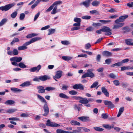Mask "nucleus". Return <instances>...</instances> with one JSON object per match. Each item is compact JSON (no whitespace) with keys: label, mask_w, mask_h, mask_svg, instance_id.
<instances>
[{"label":"nucleus","mask_w":133,"mask_h":133,"mask_svg":"<svg viewBox=\"0 0 133 133\" xmlns=\"http://www.w3.org/2000/svg\"><path fill=\"white\" fill-rule=\"evenodd\" d=\"M37 96L38 98L42 102H44L45 103L43 107V109L45 113L43 114V115L44 116L47 115L49 114V110L47 105V103L46 101L43 97L39 95H37Z\"/></svg>","instance_id":"nucleus-1"},{"label":"nucleus","mask_w":133,"mask_h":133,"mask_svg":"<svg viewBox=\"0 0 133 133\" xmlns=\"http://www.w3.org/2000/svg\"><path fill=\"white\" fill-rule=\"evenodd\" d=\"M93 69H89L87 70V72L83 74L82 76V78H84L87 77L92 78L95 77V74L92 72L94 71Z\"/></svg>","instance_id":"nucleus-2"},{"label":"nucleus","mask_w":133,"mask_h":133,"mask_svg":"<svg viewBox=\"0 0 133 133\" xmlns=\"http://www.w3.org/2000/svg\"><path fill=\"white\" fill-rule=\"evenodd\" d=\"M15 5V4L14 3L8 4L4 6L0 7V10H1L2 11H6L10 9Z\"/></svg>","instance_id":"nucleus-3"},{"label":"nucleus","mask_w":133,"mask_h":133,"mask_svg":"<svg viewBox=\"0 0 133 133\" xmlns=\"http://www.w3.org/2000/svg\"><path fill=\"white\" fill-rule=\"evenodd\" d=\"M46 125L48 126L51 127H57L60 126L59 124H57L55 122H51L49 119L47 121Z\"/></svg>","instance_id":"nucleus-4"},{"label":"nucleus","mask_w":133,"mask_h":133,"mask_svg":"<svg viewBox=\"0 0 133 133\" xmlns=\"http://www.w3.org/2000/svg\"><path fill=\"white\" fill-rule=\"evenodd\" d=\"M11 64L14 65L18 66L22 68H24L26 67V66L23 62H20L18 64L16 62H12Z\"/></svg>","instance_id":"nucleus-5"},{"label":"nucleus","mask_w":133,"mask_h":133,"mask_svg":"<svg viewBox=\"0 0 133 133\" xmlns=\"http://www.w3.org/2000/svg\"><path fill=\"white\" fill-rule=\"evenodd\" d=\"M128 17V15H125L120 16L119 19H117L115 21V23H118L122 22L124 21L125 19L127 18Z\"/></svg>","instance_id":"nucleus-6"},{"label":"nucleus","mask_w":133,"mask_h":133,"mask_svg":"<svg viewBox=\"0 0 133 133\" xmlns=\"http://www.w3.org/2000/svg\"><path fill=\"white\" fill-rule=\"evenodd\" d=\"M73 26L74 27L72 28L71 29V31H74L79 30L80 29L81 23H74Z\"/></svg>","instance_id":"nucleus-7"},{"label":"nucleus","mask_w":133,"mask_h":133,"mask_svg":"<svg viewBox=\"0 0 133 133\" xmlns=\"http://www.w3.org/2000/svg\"><path fill=\"white\" fill-rule=\"evenodd\" d=\"M22 58L21 57H12L10 59V60L11 61H14L17 62H20L21 61Z\"/></svg>","instance_id":"nucleus-8"},{"label":"nucleus","mask_w":133,"mask_h":133,"mask_svg":"<svg viewBox=\"0 0 133 133\" xmlns=\"http://www.w3.org/2000/svg\"><path fill=\"white\" fill-rule=\"evenodd\" d=\"M41 66L40 65H39L37 67H34L29 69V70L31 72H38L41 69Z\"/></svg>","instance_id":"nucleus-9"},{"label":"nucleus","mask_w":133,"mask_h":133,"mask_svg":"<svg viewBox=\"0 0 133 133\" xmlns=\"http://www.w3.org/2000/svg\"><path fill=\"white\" fill-rule=\"evenodd\" d=\"M41 38L39 37H35L31 39L30 41L26 42V45H29L35 41L39 40Z\"/></svg>","instance_id":"nucleus-10"},{"label":"nucleus","mask_w":133,"mask_h":133,"mask_svg":"<svg viewBox=\"0 0 133 133\" xmlns=\"http://www.w3.org/2000/svg\"><path fill=\"white\" fill-rule=\"evenodd\" d=\"M72 87L75 89H79L81 90H83L84 89V86L81 84H76L73 85Z\"/></svg>","instance_id":"nucleus-11"},{"label":"nucleus","mask_w":133,"mask_h":133,"mask_svg":"<svg viewBox=\"0 0 133 133\" xmlns=\"http://www.w3.org/2000/svg\"><path fill=\"white\" fill-rule=\"evenodd\" d=\"M36 88L38 90V92L39 93H43L45 92V89L42 86H38Z\"/></svg>","instance_id":"nucleus-12"},{"label":"nucleus","mask_w":133,"mask_h":133,"mask_svg":"<svg viewBox=\"0 0 133 133\" xmlns=\"http://www.w3.org/2000/svg\"><path fill=\"white\" fill-rule=\"evenodd\" d=\"M62 71L61 70H59L56 72V74L54 77V78L58 79L61 77L62 75Z\"/></svg>","instance_id":"nucleus-13"},{"label":"nucleus","mask_w":133,"mask_h":133,"mask_svg":"<svg viewBox=\"0 0 133 133\" xmlns=\"http://www.w3.org/2000/svg\"><path fill=\"white\" fill-rule=\"evenodd\" d=\"M78 119L84 122H87L90 121L89 117L87 116H82L78 117Z\"/></svg>","instance_id":"nucleus-14"},{"label":"nucleus","mask_w":133,"mask_h":133,"mask_svg":"<svg viewBox=\"0 0 133 133\" xmlns=\"http://www.w3.org/2000/svg\"><path fill=\"white\" fill-rule=\"evenodd\" d=\"M91 1L90 0H86L83 2L82 3H81L80 5H81L83 4L86 8H88L90 4Z\"/></svg>","instance_id":"nucleus-15"},{"label":"nucleus","mask_w":133,"mask_h":133,"mask_svg":"<svg viewBox=\"0 0 133 133\" xmlns=\"http://www.w3.org/2000/svg\"><path fill=\"white\" fill-rule=\"evenodd\" d=\"M117 24L114 26V29H118L119 27L123 26L124 24V23H116Z\"/></svg>","instance_id":"nucleus-16"},{"label":"nucleus","mask_w":133,"mask_h":133,"mask_svg":"<svg viewBox=\"0 0 133 133\" xmlns=\"http://www.w3.org/2000/svg\"><path fill=\"white\" fill-rule=\"evenodd\" d=\"M50 78V77H49L46 75L42 76L39 77L40 80L42 81H45L48 79H49Z\"/></svg>","instance_id":"nucleus-17"},{"label":"nucleus","mask_w":133,"mask_h":133,"mask_svg":"<svg viewBox=\"0 0 133 133\" xmlns=\"http://www.w3.org/2000/svg\"><path fill=\"white\" fill-rule=\"evenodd\" d=\"M74 98L76 100H79V102L81 104H83V101L84 100V98L80 96H75Z\"/></svg>","instance_id":"nucleus-18"},{"label":"nucleus","mask_w":133,"mask_h":133,"mask_svg":"<svg viewBox=\"0 0 133 133\" xmlns=\"http://www.w3.org/2000/svg\"><path fill=\"white\" fill-rule=\"evenodd\" d=\"M133 41L132 39H126L125 40V43L128 45H133V42H131Z\"/></svg>","instance_id":"nucleus-19"},{"label":"nucleus","mask_w":133,"mask_h":133,"mask_svg":"<svg viewBox=\"0 0 133 133\" xmlns=\"http://www.w3.org/2000/svg\"><path fill=\"white\" fill-rule=\"evenodd\" d=\"M31 85V84L30 82L26 81L20 84L19 86L22 87H27Z\"/></svg>","instance_id":"nucleus-20"},{"label":"nucleus","mask_w":133,"mask_h":133,"mask_svg":"<svg viewBox=\"0 0 133 133\" xmlns=\"http://www.w3.org/2000/svg\"><path fill=\"white\" fill-rule=\"evenodd\" d=\"M26 42L25 43L23 46H19L18 47V50H24L26 49L27 48V47L26 46L28 45H26Z\"/></svg>","instance_id":"nucleus-21"},{"label":"nucleus","mask_w":133,"mask_h":133,"mask_svg":"<svg viewBox=\"0 0 133 133\" xmlns=\"http://www.w3.org/2000/svg\"><path fill=\"white\" fill-rule=\"evenodd\" d=\"M11 90L14 93L19 92L22 91V90L13 87L11 88Z\"/></svg>","instance_id":"nucleus-22"},{"label":"nucleus","mask_w":133,"mask_h":133,"mask_svg":"<svg viewBox=\"0 0 133 133\" xmlns=\"http://www.w3.org/2000/svg\"><path fill=\"white\" fill-rule=\"evenodd\" d=\"M15 103V102L14 101L12 100H10L6 101V102L4 103V104L6 105H10L13 104Z\"/></svg>","instance_id":"nucleus-23"},{"label":"nucleus","mask_w":133,"mask_h":133,"mask_svg":"<svg viewBox=\"0 0 133 133\" xmlns=\"http://www.w3.org/2000/svg\"><path fill=\"white\" fill-rule=\"evenodd\" d=\"M70 123L72 125L79 126L80 125L79 122L74 120H72Z\"/></svg>","instance_id":"nucleus-24"},{"label":"nucleus","mask_w":133,"mask_h":133,"mask_svg":"<svg viewBox=\"0 0 133 133\" xmlns=\"http://www.w3.org/2000/svg\"><path fill=\"white\" fill-rule=\"evenodd\" d=\"M59 96L61 98L66 99L69 98V97L68 96L63 93H61L59 94Z\"/></svg>","instance_id":"nucleus-25"},{"label":"nucleus","mask_w":133,"mask_h":133,"mask_svg":"<svg viewBox=\"0 0 133 133\" xmlns=\"http://www.w3.org/2000/svg\"><path fill=\"white\" fill-rule=\"evenodd\" d=\"M124 110V107H121L119 108L118 113L117 116V117H119L121 116Z\"/></svg>","instance_id":"nucleus-26"},{"label":"nucleus","mask_w":133,"mask_h":133,"mask_svg":"<svg viewBox=\"0 0 133 133\" xmlns=\"http://www.w3.org/2000/svg\"><path fill=\"white\" fill-rule=\"evenodd\" d=\"M102 32H105V35H108V27L107 26H104L101 29Z\"/></svg>","instance_id":"nucleus-27"},{"label":"nucleus","mask_w":133,"mask_h":133,"mask_svg":"<svg viewBox=\"0 0 133 133\" xmlns=\"http://www.w3.org/2000/svg\"><path fill=\"white\" fill-rule=\"evenodd\" d=\"M84 101L83 104H86L88 103L89 102H92L94 100L92 98H89L88 99L87 98H84Z\"/></svg>","instance_id":"nucleus-28"},{"label":"nucleus","mask_w":133,"mask_h":133,"mask_svg":"<svg viewBox=\"0 0 133 133\" xmlns=\"http://www.w3.org/2000/svg\"><path fill=\"white\" fill-rule=\"evenodd\" d=\"M122 65L121 62H119L111 65L110 66L111 67H114L115 66H119Z\"/></svg>","instance_id":"nucleus-29"},{"label":"nucleus","mask_w":133,"mask_h":133,"mask_svg":"<svg viewBox=\"0 0 133 133\" xmlns=\"http://www.w3.org/2000/svg\"><path fill=\"white\" fill-rule=\"evenodd\" d=\"M102 92L104 93L105 95L107 96H108V92H107V90L104 87H103L102 88Z\"/></svg>","instance_id":"nucleus-30"},{"label":"nucleus","mask_w":133,"mask_h":133,"mask_svg":"<svg viewBox=\"0 0 133 133\" xmlns=\"http://www.w3.org/2000/svg\"><path fill=\"white\" fill-rule=\"evenodd\" d=\"M37 34L35 33H32L26 36V37L28 38H30L33 37L37 36Z\"/></svg>","instance_id":"nucleus-31"},{"label":"nucleus","mask_w":133,"mask_h":133,"mask_svg":"<svg viewBox=\"0 0 133 133\" xmlns=\"http://www.w3.org/2000/svg\"><path fill=\"white\" fill-rule=\"evenodd\" d=\"M100 2L97 1L95 0L91 4L92 6H97L98 4H100Z\"/></svg>","instance_id":"nucleus-32"},{"label":"nucleus","mask_w":133,"mask_h":133,"mask_svg":"<svg viewBox=\"0 0 133 133\" xmlns=\"http://www.w3.org/2000/svg\"><path fill=\"white\" fill-rule=\"evenodd\" d=\"M55 88L50 87H47L45 88V90L49 91L55 90Z\"/></svg>","instance_id":"nucleus-33"},{"label":"nucleus","mask_w":133,"mask_h":133,"mask_svg":"<svg viewBox=\"0 0 133 133\" xmlns=\"http://www.w3.org/2000/svg\"><path fill=\"white\" fill-rule=\"evenodd\" d=\"M7 19L6 18L3 19L0 22V26L3 25L7 21Z\"/></svg>","instance_id":"nucleus-34"},{"label":"nucleus","mask_w":133,"mask_h":133,"mask_svg":"<svg viewBox=\"0 0 133 133\" xmlns=\"http://www.w3.org/2000/svg\"><path fill=\"white\" fill-rule=\"evenodd\" d=\"M48 35H50L52 34L55 32V30L54 29H50L48 30Z\"/></svg>","instance_id":"nucleus-35"},{"label":"nucleus","mask_w":133,"mask_h":133,"mask_svg":"<svg viewBox=\"0 0 133 133\" xmlns=\"http://www.w3.org/2000/svg\"><path fill=\"white\" fill-rule=\"evenodd\" d=\"M62 58L65 61H68L71 59L72 58L69 56H63L62 57Z\"/></svg>","instance_id":"nucleus-36"},{"label":"nucleus","mask_w":133,"mask_h":133,"mask_svg":"<svg viewBox=\"0 0 133 133\" xmlns=\"http://www.w3.org/2000/svg\"><path fill=\"white\" fill-rule=\"evenodd\" d=\"M62 3V2L60 1H58L55 2L52 4V5L54 6H55L57 5Z\"/></svg>","instance_id":"nucleus-37"},{"label":"nucleus","mask_w":133,"mask_h":133,"mask_svg":"<svg viewBox=\"0 0 133 133\" xmlns=\"http://www.w3.org/2000/svg\"><path fill=\"white\" fill-rule=\"evenodd\" d=\"M17 111V109H10L7 110V112L9 113H12L14 112Z\"/></svg>","instance_id":"nucleus-38"},{"label":"nucleus","mask_w":133,"mask_h":133,"mask_svg":"<svg viewBox=\"0 0 133 133\" xmlns=\"http://www.w3.org/2000/svg\"><path fill=\"white\" fill-rule=\"evenodd\" d=\"M19 39L17 37L14 38L12 41L11 43V45H13V44L15 42H19Z\"/></svg>","instance_id":"nucleus-39"},{"label":"nucleus","mask_w":133,"mask_h":133,"mask_svg":"<svg viewBox=\"0 0 133 133\" xmlns=\"http://www.w3.org/2000/svg\"><path fill=\"white\" fill-rule=\"evenodd\" d=\"M102 54L103 57H108V51H104L102 52Z\"/></svg>","instance_id":"nucleus-40"},{"label":"nucleus","mask_w":133,"mask_h":133,"mask_svg":"<svg viewBox=\"0 0 133 133\" xmlns=\"http://www.w3.org/2000/svg\"><path fill=\"white\" fill-rule=\"evenodd\" d=\"M17 12L16 11L14 12L11 15V17L13 18H15L17 16Z\"/></svg>","instance_id":"nucleus-41"},{"label":"nucleus","mask_w":133,"mask_h":133,"mask_svg":"<svg viewBox=\"0 0 133 133\" xmlns=\"http://www.w3.org/2000/svg\"><path fill=\"white\" fill-rule=\"evenodd\" d=\"M94 129L98 131H101L104 130L103 128L97 127H94Z\"/></svg>","instance_id":"nucleus-42"},{"label":"nucleus","mask_w":133,"mask_h":133,"mask_svg":"<svg viewBox=\"0 0 133 133\" xmlns=\"http://www.w3.org/2000/svg\"><path fill=\"white\" fill-rule=\"evenodd\" d=\"M9 120L10 121H20L19 119L16 117H13L9 118Z\"/></svg>","instance_id":"nucleus-43"},{"label":"nucleus","mask_w":133,"mask_h":133,"mask_svg":"<svg viewBox=\"0 0 133 133\" xmlns=\"http://www.w3.org/2000/svg\"><path fill=\"white\" fill-rule=\"evenodd\" d=\"M74 108L75 110H77L78 111H79L81 110V108L79 106L76 104H75L74 105Z\"/></svg>","instance_id":"nucleus-44"},{"label":"nucleus","mask_w":133,"mask_h":133,"mask_svg":"<svg viewBox=\"0 0 133 133\" xmlns=\"http://www.w3.org/2000/svg\"><path fill=\"white\" fill-rule=\"evenodd\" d=\"M77 92V91L74 90L70 91L69 92V93L72 95H74L76 94Z\"/></svg>","instance_id":"nucleus-45"},{"label":"nucleus","mask_w":133,"mask_h":133,"mask_svg":"<svg viewBox=\"0 0 133 133\" xmlns=\"http://www.w3.org/2000/svg\"><path fill=\"white\" fill-rule=\"evenodd\" d=\"M115 107L114 105L110 101H109V108H113Z\"/></svg>","instance_id":"nucleus-46"},{"label":"nucleus","mask_w":133,"mask_h":133,"mask_svg":"<svg viewBox=\"0 0 133 133\" xmlns=\"http://www.w3.org/2000/svg\"><path fill=\"white\" fill-rule=\"evenodd\" d=\"M98 82H94L92 85H91L90 87V88H95L98 85Z\"/></svg>","instance_id":"nucleus-47"},{"label":"nucleus","mask_w":133,"mask_h":133,"mask_svg":"<svg viewBox=\"0 0 133 133\" xmlns=\"http://www.w3.org/2000/svg\"><path fill=\"white\" fill-rule=\"evenodd\" d=\"M74 21L77 23H81V19L79 18H74Z\"/></svg>","instance_id":"nucleus-48"},{"label":"nucleus","mask_w":133,"mask_h":133,"mask_svg":"<svg viewBox=\"0 0 133 133\" xmlns=\"http://www.w3.org/2000/svg\"><path fill=\"white\" fill-rule=\"evenodd\" d=\"M102 25V24L100 23H94L92 24V25L95 27L101 26Z\"/></svg>","instance_id":"nucleus-49"},{"label":"nucleus","mask_w":133,"mask_h":133,"mask_svg":"<svg viewBox=\"0 0 133 133\" xmlns=\"http://www.w3.org/2000/svg\"><path fill=\"white\" fill-rule=\"evenodd\" d=\"M65 131L61 129H57L56 130V132L57 133H65Z\"/></svg>","instance_id":"nucleus-50"},{"label":"nucleus","mask_w":133,"mask_h":133,"mask_svg":"<svg viewBox=\"0 0 133 133\" xmlns=\"http://www.w3.org/2000/svg\"><path fill=\"white\" fill-rule=\"evenodd\" d=\"M29 116V115L27 112L22 114L20 115V116L21 117H26Z\"/></svg>","instance_id":"nucleus-51"},{"label":"nucleus","mask_w":133,"mask_h":133,"mask_svg":"<svg viewBox=\"0 0 133 133\" xmlns=\"http://www.w3.org/2000/svg\"><path fill=\"white\" fill-rule=\"evenodd\" d=\"M25 17V15L24 13H22L20 14L19 19L20 20H23Z\"/></svg>","instance_id":"nucleus-52"},{"label":"nucleus","mask_w":133,"mask_h":133,"mask_svg":"<svg viewBox=\"0 0 133 133\" xmlns=\"http://www.w3.org/2000/svg\"><path fill=\"white\" fill-rule=\"evenodd\" d=\"M91 17L89 16L86 15L82 17V19H89L91 18Z\"/></svg>","instance_id":"nucleus-53"},{"label":"nucleus","mask_w":133,"mask_h":133,"mask_svg":"<svg viewBox=\"0 0 133 133\" xmlns=\"http://www.w3.org/2000/svg\"><path fill=\"white\" fill-rule=\"evenodd\" d=\"M12 52L14 55H17L18 54V50L16 49H14L13 50Z\"/></svg>","instance_id":"nucleus-54"},{"label":"nucleus","mask_w":133,"mask_h":133,"mask_svg":"<svg viewBox=\"0 0 133 133\" xmlns=\"http://www.w3.org/2000/svg\"><path fill=\"white\" fill-rule=\"evenodd\" d=\"M109 76L110 78L113 79H115L117 77V76L112 73L110 74Z\"/></svg>","instance_id":"nucleus-55"},{"label":"nucleus","mask_w":133,"mask_h":133,"mask_svg":"<svg viewBox=\"0 0 133 133\" xmlns=\"http://www.w3.org/2000/svg\"><path fill=\"white\" fill-rule=\"evenodd\" d=\"M114 85L116 86H118L119 84V82L118 80H115L113 81Z\"/></svg>","instance_id":"nucleus-56"},{"label":"nucleus","mask_w":133,"mask_h":133,"mask_svg":"<svg viewBox=\"0 0 133 133\" xmlns=\"http://www.w3.org/2000/svg\"><path fill=\"white\" fill-rule=\"evenodd\" d=\"M61 43L63 45H68L70 44V43L68 41H61Z\"/></svg>","instance_id":"nucleus-57"},{"label":"nucleus","mask_w":133,"mask_h":133,"mask_svg":"<svg viewBox=\"0 0 133 133\" xmlns=\"http://www.w3.org/2000/svg\"><path fill=\"white\" fill-rule=\"evenodd\" d=\"M129 69V66H122L121 67V70L124 71L125 70H128Z\"/></svg>","instance_id":"nucleus-58"},{"label":"nucleus","mask_w":133,"mask_h":133,"mask_svg":"<svg viewBox=\"0 0 133 133\" xmlns=\"http://www.w3.org/2000/svg\"><path fill=\"white\" fill-rule=\"evenodd\" d=\"M99 22L101 23L102 24H104L107 23L108 22V21L104 20H99Z\"/></svg>","instance_id":"nucleus-59"},{"label":"nucleus","mask_w":133,"mask_h":133,"mask_svg":"<svg viewBox=\"0 0 133 133\" xmlns=\"http://www.w3.org/2000/svg\"><path fill=\"white\" fill-rule=\"evenodd\" d=\"M40 15V13L39 12H38V13H37L36 14L35 16V17L34 19V21H36L37 19L39 16Z\"/></svg>","instance_id":"nucleus-60"},{"label":"nucleus","mask_w":133,"mask_h":133,"mask_svg":"<svg viewBox=\"0 0 133 133\" xmlns=\"http://www.w3.org/2000/svg\"><path fill=\"white\" fill-rule=\"evenodd\" d=\"M68 87L67 85L64 84L62 87V89L63 90H66Z\"/></svg>","instance_id":"nucleus-61"},{"label":"nucleus","mask_w":133,"mask_h":133,"mask_svg":"<svg viewBox=\"0 0 133 133\" xmlns=\"http://www.w3.org/2000/svg\"><path fill=\"white\" fill-rule=\"evenodd\" d=\"M90 13L91 14H98L99 12L97 10H93L90 11Z\"/></svg>","instance_id":"nucleus-62"},{"label":"nucleus","mask_w":133,"mask_h":133,"mask_svg":"<svg viewBox=\"0 0 133 133\" xmlns=\"http://www.w3.org/2000/svg\"><path fill=\"white\" fill-rule=\"evenodd\" d=\"M86 30L88 31H92L94 30V28L92 26L89 27L86 29Z\"/></svg>","instance_id":"nucleus-63"},{"label":"nucleus","mask_w":133,"mask_h":133,"mask_svg":"<svg viewBox=\"0 0 133 133\" xmlns=\"http://www.w3.org/2000/svg\"><path fill=\"white\" fill-rule=\"evenodd\" d=\"M78 131L77 130H73L72 132L65 131V133H77Z\"/></svg>","instance_id":"nucleus-64"}]
</instances>
